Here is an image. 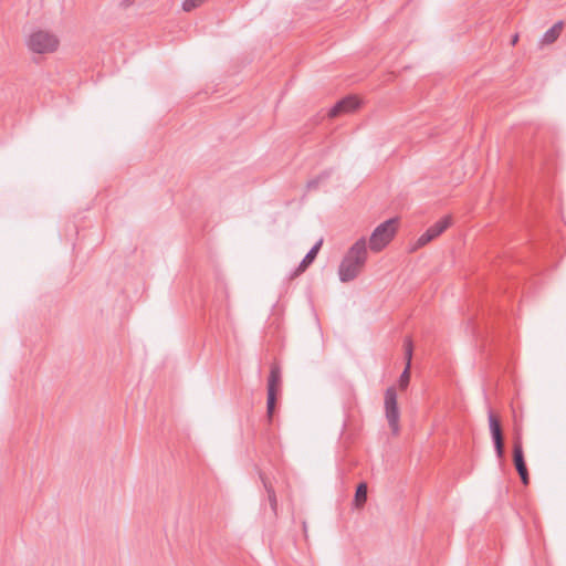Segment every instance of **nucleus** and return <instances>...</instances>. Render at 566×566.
<instances>
[{
    "instance_id": "6e6552de",
    "label": "nucleus",
    "mask_w": 566,
    "mask_h": 566,
    "mask_svg": "<svg viewBox=\"0 0 566 566\" xmlns=\"http://www.w3.org/2000/svg\"><path fill=\"white\" fill-rule=\"evenodd\" d=\"M359 107V101L353 96L348 95L335 103V105L328 111L329 117H337L340 114L349 113Z\"/></svg>"
},
{
    "instance_id": "f3484780",
    "label": "nucleus",
    "mask_w": 566,
    "mask_h": 566,
    "mask_svg": "<svg viewBox=\"0 0 566 566\" xmlns=\"http://www.w3.org/2000/svg\"><path fill=\"white\" fill-rule=\"evenodd\" d=\"M275 405H276V392H272L270 390V392H268V398H266V413H268V417L270 420L273 417V413L275 410Z\"/></svg>"
},
{
    "instance_id": "9b49d317",
    "label": "nucleus",
    "mask_w": 566,
    "mask_h": 566,
    "mask_svg": "<svg viewBox=\"0 0 566 566\" xmlns=\"http://www.w3.org/2000/svg\"><path fill=\"white\" fill-rule=\"evenodd\" d=\"M322 244H323V239H319L310 249V251L305 254V256L303 258V260L301 261L298 266L290 274L291 279H293V277L300 275L301 273H303L314 262V260L316 259V256H317V254H318V252L321 250Z\"/></svg>"
},
{
    "instance_id": "aec40b11",
    "label": "nucleus",
    "mask_w": 566,
    "mask_h": 566,
    "mask_svg": "<svg viewBox=\"0 0 566 566\" xmlns=\"http://www.w3.org/2000/svg\"><path fill=\"white\" fill-rule=\"evenodd\" d=\"M410 380V366L409 363L406 364L403 371L399 377V385L401 388H406Z\"/></svg>"
},
{
    "instance_id": "ddd939ff",
    "label": "nucleus",
    "mask_w": 566,
    "mask_h": 566,
    "mask_svg": "<svg viewBox=\"0 0 566 566\" xmlns=\"http://www.w3.org/2000/svg\"><path fill=\"white\" fill-rule=\"evenodd\" d=\"M280 382H281V370L277 366H272L271 370H270L269 379H268V392H270V390H271L272 392L277 394V388L280 386Z\"/></svg>"
},
{
    "instance_id": "6ab92c4d",
    "label": "nucleus",
    "mask_w": 566,
    "mask_h": 566,
    "mask_svg": "<svg viewBox=\"0 0 566 566\" xmlns=\"http://www.w3.org/2000/svg\"><path fill=\"white\" fill-rule=\"evenodd\" d=\"M207 1L208 0H184V2H182V10L186 11V12H190L193 9H196V8L200 7L201 4H203Z\"/></svg>"
},
{
    "instance_id": "f8f14e48",
    "label": "nucleus",
    "mask_w": 566,
    "mask_h": 566,
    "mask_svg": "<svg viewBox=\"0 0 566 566\" xmlns=\"http://www.w3.org/2000/svg\"><path fill=\"white\" fill-rule=\"evenodd\" d=\"M563 30V22H556L552 28H549L541 39V45H548L554 43L560 35Z\"/></svg>"
},
{
    "instance_id": "dca6fc26",
    "label": "nucleus",
    "mask_w": 566,
    "mask_h": 566,
    "mask_svg": "<svg viewBox=\"0 0 566 566\" xmlns=\"http://www.w3.org/2000/svg\"><path fill=\"white\" fill-rule=\"evenodd\" d=\"M261 479H262L263 485L268 492V499H269L270 506H271L273 513L276 514L277 500H276L275 491L272 488V485L266 480H264L263 476H261Z\"/></svg>"
},
{
    "instance_id": "39448f33",
    "label": "nucleus",
    "mask_w": 566,
    "mask_h": 566,
    "mask_svg": "<svg viewBox=\"0 0 566 566\" xmlns=\"http://www.w3.org/2000/svg\"><path fill=\"white\" fill-rule=\"evenodd\" d=\"M489 429L492 438V442L494 446V451L497 459H502L504 457V441L502 434V428L500 420L493 415V412L489 411Z\"/></svg>"
},
{
    "instance_id": "2eb2a0df",
    "label": "nucleus",
    "mask_w": 566,
    "mask_h": 566,
    "mask_svg": "<svg viewBox=\"0 0 566 566\" xmlns=\"http://www.w3.org/2000/svg\"><path fill=\"white\" fill-rule=\"evenodd\" d=\"M332 175L331 170H324L318 176L310 179L306 184L308 190H315L319 187L321 184L325 182L329 179Z\"/></svg>"
},
{
    "instance_id": "4468645a",
    "label": "nucleus",
    "mask_w": 566,
    "mask_h": 566,
    "mask_svg": "<svg viewBox=\"0 0 566 566\" xmlns=\"http://www.w3.org/2000/svg\"><path fill=\"white\" fill-rule=\"evenodd\" d=\"M367 492H368L367 483L361 482L357 485L355 496H354V505L356 507L359 509V507L364 506V504L367 501Z\"/></svg>"
},
{
    "instance_id": "9d476101",
    "label": "nucleus",
    "mask_w": 566,
    "mask_h": 566,
    "mask_svg": "<svg viewBox=\"0 0 566 566\" xmlns=\"http://www.w3.org/2000/svg\"><path fill=\"white\" fill-rule=\"evenodd\" d=\"M359 107V101L353 96L348 95L335 103V105L328 111L329 117H337L340 114L349 113Z\"/></svg>"
},
{
    "instance_id": "0eeeda50",
    "label": "nucleus",
    "mask_w": 566,
    "mask_h": 566,
    "mask_svg": "<svg viewBox=\"0 0 566 566\" xmlns=\"http://www.w3.org/2000/svg\"><path fill=\"white\" fill-rule=\"evenodd\" d=\"M513 462H514L515 469L521 478L522 483L525 485L528 484L530 476H528L526 462L524 459L523 447H522V443L520 440H516L514 442Z\"/></svg>"
},
{
    "instance_id": "7ed1b4c3",
    "label": "nucleus",
    "mask_w": 566,
    "mask_h": 566,
    "mask_svg": "<svg viewBox=\"0 0 566 566\" xmlns=\"http://www.w3.org/2000/svg\"><path fill=\"white\" fill-rule=\"evenodd\" d=\"M59 43V39L55 34L43 30L33 32L28 40L29 49L35 53L54 52Z\"/></svg>"
},
{
    "instance_id": "a211bd4d",
    "label": "nucleus",
    "mask_w": 566,
    "mask_h": 566,
    "mask_svg": "<svg viewBox=\"0 0 566 566\" xmlns=\"http://www.w3.org/2000/svg\"><path fill=\"white\" fill-rule=\"evenodd\" d=\"M403 347H405L406 364L409 363V366H411L413 345H412V340L410 337H406Z\"/></svg>"
},
{
    "instance_id": "f257e3e1",
    "label": "nucleus",
    "mask_w": 566,
    "mask_h": 566,
    "mask_svg": "<svg viewBox=\"0 0 566 566\" xmlns=\"http://www.w3.org/2000/svg\"><path fill=\"white\" fill-rule=\"evenodd\" d=\"M367 260V243L365 238L357 240L343 258L338 276L340 282L347 283L355 280L360 273Z\"/></svg>"
},
{
    "instance_id": "1a4fd4ad",
    "label": "nucleus",
    "mask_w": 566,
    "mask_h": 566,
    "mask_svg": "<svg viewBox=\"0 0 566 566\" xmlns=\"http://www.w3.org/2000/svg\"><path fill=\"white\" fill-rule=\"evenodd\" d=\"M359 107V101L353 96L348 95L335 103V105L328 111L329 117H337L340 114L349 113Z\"/></svg>"
},
{
    "instance_id": "423d86ee",
    "label": "nucleus",
    "mask_w": 566,
    "mask_h": 566,
    "mask_svg": "<svg viewBox=\"0 0 566 566\" xmlns=\"http://www.w3.org/2000/svg\"><path fill=\"white\" fill-rule=\"evenodd\" d=\"M451 224L450 217H444L429 227L417 240L416 248H421L439 237Z\"/></svg>"
},
{
    "instance_id": "20e7f679",
    "label": "nucleus",
    "mask_w": 566,
    "mask_h": 566,
    "mask_svg": "<svg viewBox=\"0 0 566 566\" xmlns=\"http://www.w3.org/2000/svg\"><path fill=\"white\" fill-rule=\"evenodd\" d=\"M385 412L392 433L397 434L399 432V409L397 392L394 387L387 388L385 392Z\"/></svg>"
},
{
    "instance_id": "412c9836",
    "label": "nucleus",
    "mask_w": 566,
    "mask_h": 566,
    "mask_svg": "<svg viewBox=\"0 0 566 566\" xmlns=\"http://www.w3.org/2000/svg\"><path fill=\"white\" fill-rule=\"evenodd\" d=\"M518 42V34L515 33L512 39H511V45H516V43Z\"/></svg>"
},
{
    "instance_id": "f03ea898",
    "label": "nucleus",
    "mask_w": 566,
    "mask_h": 566,
    "mask_svg": "<svg viewBox=\"0 0 566 566\" xmlns=\"http://www.w3.org/2000/svg\"><path fill=\"white\" fill-rule=\"evenodd\" d=\"M397 218H390L375 228L370 235L369 247L373 251L382 250L396 233Z\"/></svg>"
}]
</instances>
